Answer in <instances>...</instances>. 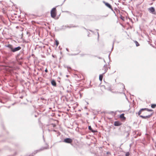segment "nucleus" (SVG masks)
Here are the masks:
<instances>
[{
	"label": "nucleus",
	"mask_w": 156,
	"mask_h": 156,
	"mask_svg": "<svg viewBox=\"0 0 156 156\" xmlns=\"http://www.w3.org/2000/svg\"><path fill=\"white\" fill-rule=\"evenodd\" d=\"M141 114H142V115H141L140 114L139 115L140 117L143 119H149L152 115V114L149 113L148 112H145V111H144V112H142Z\"/></svg>",
	"instance_id": "f257e3e1"
},
{
	"label": "nucleus",
	"mask_w": 156,
	"mask_h": 156,
	"mask_svg": "<svg viewBox=\"0 0 156 156\" xmlns=\"http://www.w3.org/2000/svg\"><path fill=\"white\" fill-rule=\"evenodd\" d=\"M57 15V10L56 8H53L51 11V17L55 18Z\"/></svg>",
	"instance_id": "f03ea898"
},
{
	"label": "nucleus",
	"mask_w": 156,
	"mask_h": 156,
	"mask_svg": "<svg viewBox=\"0 0 156 156\" xmlns=\"http://www.w3.org/2000/svg\"><path fill=\"white\" fill-rule=\"evenodd\" d=\"M144 111H147V112H151L152 111V110L151 109H148V108H147L141 109L138 112V115H140V114H141L142 112H144Z\"/></svg>",
	"instance_id": "7ed1b4c3"
},
{
	"label": "nucleus",
	"mask_w": 156,
	"mask_h": 156,
	"mask_svg": "<svg viewBox=\"0 0 156 156\" xmlns=\"http://www.w3.org/2000/svg\"><path fill=\"white\" fill-rule=\"evenodd\" d=\"M148 10L150 12L153 14L155 15L156 13L155 11V9L153 7H151L148 9Z\"/></svg>",
	"instance_id": "20e7f679"
},
{
	"label": "nucleus",
	"mask_w": 156,
	"mask_h": 156,
	"mask_svg": "<svg viewBox=\"0 0 156 156\" xmlns=\"http://www.w3.org/2000/svg\"><path fill=\"white\" fill-rule=\"evenodd\" d=\"M64 142L66 143L70 144L72 142L73 140L70 138H66L64 140Z\"/></svg>",
	"instance_id": "39448f33"
},
{
	"label": "nucleus",
	"mask_w": 156,
	"mask_h": 156,
	"mask_svg": "<svg viewBox=\"0 0 156 156\" xmlns=\"http://www.w3.org/2000/svg\"><path fill=\"white\" fill-rule=\"evenodd\" d=\"M119 118L122 120L125 121L126 119V117L124 116V114L123 113L120 115Z\"/></svg>",
	"instance_id": "423d86ee"
},
{
	"label": "nucleus",
	"mask_w": 156,
	"mask_h": 156,
	"mask_svg": "<svg viewBox=\"0 0 156 156\" xmlns=\"http://www.w3.org/2000/svg\"><path fill=\"white\" fill-rule=\"evenodd\" d=\"M21 47L19 46L17 47L16 48H13V50H12V51L13 52H14L16 51H19L21 49Z\"/></svg>",
	"instance_id": "0eeeda50"
},
{
	"label": "nucleus",
	"mask_w": 156,
	"mask_h": 156,
	"mask_svg": "<svg viewBox=\"0 0 156 156\" xmlns=\"http://www.w3.org/2000/svg\"><path fill=\"white\" fill-rule=\"evenodd\" d=\"M122 124V123L119 121H115L114 123V125L116 126H121Z\"/></svg>",
	"instance_id": "6e6552de"
},
{
	"label": "nucleus",
	"mask_w": 156,
	"mask_h": 156,
	"mask_svg": "<svg viewBox=\"0 0 156 156\" xmlns=\"http://www.w3.org/2000/svg\"><path fill=\"white\" fill-rule=\"evenodd\" d=\"M108 7V8H109L111 9H112V6H111V5L109 4V3H107V2H103Z\"/></svg>",
	"instance_id": "1a4fd4ad"
},
{
	"label": "nucleus",
	"mask_w": 156,
	"mask_h": 156,
	"mask_svg": "<svg viewBox=\"0 0 156 156\" xmlns=\"http://www.w3.org/2000/svg\"><path fill=\"white\" fill-rule=\"evenodd\" d=\"M108 67L107 65L104 66V69L105 70V72L103 73V74L105 73L107 71V70H108Z\"/></svg>",
	"instance_id": "9d476101"
},
{
	"label": "nucleus",
	"mask_w": 156,
	"mask_h": 156,
	"mask_svg": "<svg viewBox=\"0 0 156 156\" xmlns=\"http://www.w3.org/2000/svg\"><path fill=\"white\" fill-rule=\"evenodd\" d=\"M51 83L53 86L55 87L56 85V83L55 80H52L51 81Z\"/></svg>",
	"instance_id": "9b49d317"
},
{
	"label": "nucleus",
	"mask_w": 156,
	"mask_h": 156,
	"mask_svg": "<svg viewBox=\"0 0 156 156\" xmlns=\"http://www.w3.org/2000/svg\"><path fill=\"white\" fill-rule=\"evenodd\" d=\"M7 47L10 48L11 49V51H12V50H13V48L12 46V45L8 44Z\"/></svg>",
	"instance_id": "f8f14e48"
},
{
	"label": "nucleus",
	"mask_w": 156,
	"mask_h": 156,
	"mask_svg": "<svg viewBox=\"0 0 156 156\" xmlns=\"http://www.w3.org/2000/svg\"><path fill=\"white\" fill-rule=\"evenodd\" d=\"M103 77V76L102 75H100L99 76V80L101 81L102 80Z\"/></svg>",
	"instance_id": "ddd939ff"
},
{
	"label": "nucleus",
	"mask_w": 156,
	"mask_h": 156,
	"mask_svg": "<svg viewBox=\"0 0 156 156\" xmlns=\"http://www.w3.org/2000/svg\"><path fill=\"white\" fill-rule=\"evenodd\" d=\"M134 42L135 43L136 46L137 47L140 45L139 44V43H138V42L137 41H134Z\"/></svg>",
	"instance_id": "4468645a"
},
{
	"label": "nucleus",
	"mask_w": 156,
	"mask_h": 156,
	"mask_svg": "<svg viewBox=\"0 0 156 156\" xmlns=\"http://www.w3.org/2000/svg\"><path fill=\"white\" fill-rule=\"evenodd\" d=\"M59 44V43L58 41L57 40H55V44L56 45V46H58V45Z\"/></svg>",
	"instance_id": "2eb2a0df"
},
{
	"label": "nucleus",
	"mask_w": 156,
	"mask_h": 156,
	"mask_svg": "<svg viewBox=\"0 0 156 156\" xmlns=\"http://www.w3.org/2000/svg\"><path fill=\"white\" fill-rule=\"evenodd\" d=\"M156 107V104H153L151 105V107L152 108H154Z\"/></svg>",
	"instance_id": "dca6fc26"
},
{
	"label": "nucleus",
	"mask_w": 156,
	"mask_h": 156,
	"mask_svg": "<svg viewBox=\"0 0 156 156\" xmlns=\"http://www.w3.org/2000/svg\"><path fill=\"white\" fill-rule=\"evenodd\" d=\"M129 152H127L126 153V156H129Z\"/></svg>",
	"instance_id": "f3484780"
},
{
	"label": "nucleus",
	"mask_w": 156,
	"mask_h": 156,
	"mask_svg": "<svg viewBox=\"0 0 156 156\" xmlns=\"http://www.w3.org/2000/svg\"><path fill=\"white\" fill-rule=\"evenodd\" d=\"M89 129H90V130H92V128H91L90 126H89Z\"/></svg>",
	"instance_id": "a211bd4d"
},
{
	"label": "nucleus",
	"mask_w": 156,
	"mask_h": 156,
	"mask_svg": "<svg viewBox=\"0 0 156 156\" xmlns=\"http://www.w3.org/2000/svg\"><path fill=\"white\" fill-rule=\"evenodd\" d=\"M45 72H46V73H47L48 72V70H47V69H45Z\"/></svg>",
	"instance_id": "6ab92c4d"
},
{
	"label": "nucleus",
	"mask_w": 156,
	"mask_h": 156,
	"mask_svg": "<svg viewBox=\"0 0 156 156\" xmlns=\"http://www.w3.org/2000/svg\"><path fill=\"white\" fill-rule=\"evenodd\" d=\"M52 125H53V127H55V125L54 124H52Z\"/></svg>",
	"instance_id": "aec40b11"
},
{
	"label": "nucleus",
	"mask_w": 156,
	"mask_h": 156,
	"mask_svg": "<svg viewBox=\"0 0 156 156\" xmlns=\"http://www.w3.org/2000/svg\"><path fill=\"white\" fill-rule=\"evenodd\" d=\"M66 76H67V77H68V76H69L68 75H66Z\"/></svg>",
	"instance_id": "412c9836"
}]
</instances>
